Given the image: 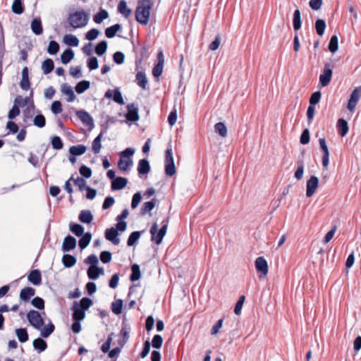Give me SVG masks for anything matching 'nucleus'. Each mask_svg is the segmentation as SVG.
I'll return each instance as SVG.
<instances>
[{
	"instance_id": "30",
	"label": "nucleus",
	"mask_w": 361,
	"mask_h": 361,
	"mask_svg": "<svg viewBox=\"0 0 361 361\" xmlns=\"http://www.w3.org/2000/svg\"><path fill=\"white\" fill-rule=\"evenodd\" d=\"M78 219L82 223L90 224L93 220V216L90 210H82Z\"/></svg>"
},
{
	"instance_id": "32",
	"label": "nucleus",
	"mask_w": 361,
	"mask_h": 361,
	"mask_svg": "<svg viewBox=\"0 0 361 361\" xmlns=\"http://www.w3.org/2000/svg\"><path fill=\"white\" fill-rule=\"evenodd\" d=\"M136 82L137 84L141 87L143 90H145L147 85V79L146 75L142 72H138L136 75Z\"/></svg>"
},
{
	"instance_id": "36",
	"label": "nucleus",
	"mask_w": 361,
	"mask_h": 361,
	"mask_svg": "<svg viewBox=\"0 0 361 361\" xmlns=\"http://www.w3.org/2000/svg\"><path fill=\"white\" fill-rule=\"evenodd\" d=\"M62 262L66 267H72L76 263L75 257L70 255H64L62 258Z\"/></svg>"
},
{
	"instance_id": "1",
	"label": "nucleus",
	"mask_w": 361,
	"mask_h": 361,
	"mask_svg": "<svg viewBox=\"0 0 361 361\" xmlns=\"http://www.w3.org/2000/svg\"><path fill=\"white\" fill-rule=\"evenodd\" d=\"M27 318L30 324L34 328L40 331L41 336L43 338H47L54 331L55 327L51 322H49L47 325L43 327V325L44 324V320L40 313L36 310L29 311L27 314Z\"/></svg>"
},
{
	"instance_id": "20",
	"label": "nucleus",
	"mask_w": 361,
	"mask_h": 361,
	"mask_svg": "<svg viewBox=\"0 0 361 361\" xmlns=\"http://www.w3.org/2000/svg\"><path fill=\"white\" fill-rule=\"evenodd\" d=\"M316 192V176H312L307 183L306 196L312 197Z\"/></svg>"
},
{
	"instance_id": "38",
	"label": "nucleus",
	"mask_w": 361,
	"mask_h": 361,
	"mask_svg": "<svg viewBox=\"0 0 361 361\" xmlns=\"http://www.w3.org/2000/svg\"><path fill=\"white\" fill-rule=\"evenodd\" d=\"M31 28L32 32L36 35L42 33V26L39 19H34L31 23Z\"/></svg>"
},
{
	"instance_id": "37",
	"label": "nucleus",
	"mask_w": 361,
	"mask_h": 361,
	"mask_svg": "<svg viewBox=\"0 0 361 361\" xmlns=\"http://www.w3.org/2000/svg\"><path fill=\"white\" fill-rule=\"evenodd\" d=\"M214 130L220 136L225 137L227 135V128L224 123L219 122L215 124Z\"/></svg>"
},
{
	"instance_id": "14",
	"label": "nucleus",
	"mask_w": 361,
	"mask_h": 361,
	"mask_svg": "<svg viewBox=\"0 0 361 361\" xmlns=\"http://www.w3.org/2000/svg\"><path fill=\"white\" fill-rule=\"evenodd\" d=\"M315 104H316V92H313L311 95V97L310 99V106H309L307 111V116L309 123H310L314 117V113H315L314 105H315Z\"/></svg>"
},
{
	"instance_id": "51",
	"label": "nucleus",
	"mask_w": 361,
	"mask_h": 361,
	"mask_svg": "<svg viewBox=\"0 0 361 361\" xmlns=\"http://www.w3.org/2000/svg\"><path fill=\"white\" fill-rule=\"evenodd\" d=\"M132 274L130 279L133 281H137L140 277V267L137 264H133L131 267Z\"/></svg>"
},
{
	"instance_id": "46",
	"label": "nucleus",
	"mask_w": 361,
	"mask_h": 361,
	"mask_svg": "<svg viewBox=\"0 0 361 361\" xmlns=\"http://www.w3.org/2000/svg\"><path fill=\"white\" fill-rule=\"evenodd\" d=\"M121 26L119 24H116L111 27H109L105 30V35L108 38L114 37L116 32L120 30Z\"/></svg>"
},
{
	"instance_id": "60",
	"label": "nucleus",
	"mask_w": 361,
	"mask_h": 361,
	"mask_svg": "<svg viewBox=\"0 0 361 361\" xmlns=\"http://www.w3.org/2000/svg\"><path fill=\"white\" fill-rule=\"evenodd\" d=\"M45 118L42 114L36 116L34 118V124L39 128L44 127L45 126Z\"/></svg>"
},
{
	"instance_id": "31",
	"label": "nucleus",
	"mask_w": 361,
	"mask_h": 361,
	"mask_svg": "<svg viewBox=\"0 0 361 361\" xmlns=\"http://www.w3.org/2000/svg\"><path fill=\"white\" fill-rule=\"evenodd\" d=\"M338 37L336 35H334L331 37L330 41L328 44V49L332 54H334L338 51Z\"/></svg>"
},
{
	"instance_id": "61",
	"label": "nucleus",
	"mask_w": 361,
	"mask_h": 361,
	"mask_svg": "<svg viewBox=\"0 0 361 361\" xmlns=\"http://www.w3.org/2000/svg\"><path fill=\"white\" fill-rule=\"evenodd\" d=\"M163 339L160 335H155L152 341V345L154 348H160L162 345Z\"/></svg>"
},
{
	"instance_id": "16",
	"label": "nucleus",
	"mask_w": 361,
	"mask_h": 361,
	"mask_svg": "<svg viewBox=\"0 0 361 361\" xmlns=\"http://www.w3.org/2000/svg\"><path fill=\"white\" fill-rule=\"evenodd\" d=\"M76 246V239L73 236L68 235L65 238L62 250L63 252H68L69 250H73Z\"/></svg>"
},
{
	"instance_id": "3",
	"label": "nucleus",
	"mask_w": 361,
	"mask_h": 361,
	"mask_svg": "<svg viewBox=\"0 0 361 361\" xmlns=\"http://www.w3.org/2000/svg\"><path fill=\"white\" fill-rule=\"evenodd\" d=\"M67 20L73 29H79L87 25L89 16L83 11H77L69 13Z\"/></svg>"
},
{
	"instance_id": "22",
	"label": "nucleus",
	"mask_w": 361,
	"mask_h": 361,
	"mask_svg": "<svg viewBox=\"0 0 361 361\" xmlns=\"http://www.w3.org/2000/svg\"><path fill=\"white\" fill-rule=\"evenodd\" d=\"M128 183V180L126 178L118 177L113 180L111 183V188L113 190H121L124 188Z\"/></svg>"
},
{
	"instance_id": "49",
	"label": "nucleus",
	"mask_w": 361,
	"mask_h": 361,
	"mask_svg": "<svg viewBox=\"0 0 361 361\" xmlns=\"http://www.w3.org/2000/svg\"><path fill=\"white\" fill-rule=\"evenodd\" d=\"M107 49V43L106 41L100 42L95 48V52L97 55L102 56L104 54Z\"/></svg>"
},
{
	"instance_id": "13",
	"label": "nucleus",
	"mask_w": 361,
	"mask_h": 361,
	"mask_svg": "<svg viewBox=\"0 0 361 361\" xmlns=\"http://www.w3.org/2000/svg\"><path fill=\"white\" fill-rule=\"evenodd\" d=\"M336 128L338 133L341 136L344 137L347 135L349 130L348 121L344 118H339L337 121Z\"/></svg>"
},
{
	"instance_id": "54",
	"label": "nucleus",
	"mask_w": 361,
	"mask_h": 361,
	"mask_svg": "<svg viewBox=\"0 0 361 361\" xmlns=\"http://www.w3.org/2000/svg\"><path fill=\"white\" fill-rule=\"evenodd\" d=\"M326 25L323 19L317 18V35L322 36L324 33Z\"/></svg>"
},
{
	"instance_id": "25",
	"label": "nucleus",
	"mask_w": 361,
	"mask_h": 361,
	"mask_svg": "<svg viewBox=\"0 0 361 361\" xmlns=\"http://www.w3.org/2000/svg\"><path fill=\"white\" fill-rule=\"evenodd\" d=\"M73 309V317L74 320L81 321L85 318V311H83V310H82L81 308L78 307V304L76 302H74Z\"/></svg>"
},
{
	"instance_id": "27",
	"label": "nucleus",
	"mask_w": 361,
	"mask_h": 361,
	"mask_svg": "<svg viewBox=\"0 0 361 361\" xmlns=\"http://www.w3.org/2000/svg\"><path fill=\"white\" fill-rule=\"evenodd\" d=\"M35 293L34 288L31 287L25 288L21 290L20 293V298L24 301H28L30 298L33 296Z\"/></svg>"
},
{
	"instance_id": "29",
	"label": "nucleus",
	"mask_w": 361,
	"mask_h": 361,
	"mask_svg": "<svg viewBox=\"0 0 361 361\" xmlns=\"http://www.w3.org/2000/svg\"><path fill=\"white\" fill-rule=\"evenodd\" d=\"M102 133H100L97 137L92 142V150L94 154H99L102 147Z\"/></svg>"
},
{
	"instance_id": "23",
	"label": "nucleus",
	"mask_w": 361,
	"mask_h": 361,
	"mask_svg": "<svg viewBox=\"0 0 361 361\" xmlns=\"http://www.w3.org/2000/svg\"><path fill=\"white\" fill-rule=\"evenodd\" d=\"M28 280L33 285H39L42 281V276L39 271L37 269L32 270L28 276Z\"/></svg>"
},
{
	"instance_id": "26",
	"label": "nucleus",
	"mask_w": 361,
	"mask_h": 361,
	"mask_svg": "<svg viewBox=\"0 0 361 361\" xmlns=\"http://www.w3.org/2000/svg\"><path fill=\"white\" fill-rule=\"evenodd\" d=\"M118 11L125 18H128L132 13L130 8L127 6V3L124 0H121L118 5Z\"/></svg>"
},
{
	"instance_id": "33",
	"label": "nucleus",
	"mask_w": 361,
	"mask_h": 361,
	"mask_svg": "<svg viewBox=\"0 0 361 361\" xmlns=\"http://www.w3.org/2000/svg\"><path fill=\"white\" fill-rule=\"evenodd\" d=\"M63 42L68 46L78 47L79 44L78 39L73 35H66L63 37Z\"/></svg>"
},
{
	"instance_id": "64",
	"label": "nucleus",
	"mask_w": 361,
	"mask_h": 361,
	"mask_svg": "<svg viewBox=\"0 0 361 361\" xmlns=\"http://www.w3.org/2000/svg\"><path fill=\"white\" fill-rule=\"evenodd\" d=\"M51 144L54 149H61L63 148V142L61 138L58 136H54L51 140Z\"/></svg>"
},
{
	"instance_id": "45",
	"label": "nucleus",
	"mask_w": 361,
	"mask_h": 361,
	"mask_svg": "<svg viewBox=\"0 0 361 361\" xmlns=\"http://www.w3.org/2000/svg\"><path fill=\"white\" fill-rule=\"evenodd\" d=\"M81 236L82 238L79 240V246L81 249H84L89 245L92 238V235L90 233H86L84 235L82 234Z\"/></svg>"
},
{
	"instance_id": "17",
	"label": "nucleus",
	"mask_w": 361,
	"mask_h": 361,
	"mask_svg": "<svg viewBox=\"0 0 361 361\" xmlns=\"http://www.w3.org/2000/svg\"><path fill=\"white\" fill-rule=\"evenodd\" d=\"M61 91L63 94H65L68 97H67L68 102H72L75 100V95L74 94V92H73L72 87L69 85H68L66 83H63L61 86Z\"/></svg>"
},
{
	"instance_id": "63",
	"label": "nucleus",
	"mask_w": 361,
	"mask_h": 361,
	"mask_svg": "<svg viewBox=\"0 0 361 361\" xmlns=\"http://www.w3.org/2000/svg\"><path fill=\"white\" fill-rule=\"evenodd\" d=\"M32 304L33 306H35V307H37L39 310H43L44 308V302L41 298H39V297L35 298L32 300Z\"/></svg>"
},
{
	"instance_id": "44",
	"label": "nucleus",
	"mask_w": 361,
	"mask_h": 361,
	"mask_svg": "<svg viewBox=\"0 0 361 361\" xmlns=\"http://www.w3.org/2000/svg\"><path fill=\"white\" fill-rule=\"evenodd\" d=\"M90 83L87 80H82L79 82L75 86V91L78 94L83 93L90 87Z\"/></svg>"
},
{
	"instance_id": "50",
	"label": "nucleus",
	"mask_w": 361,
	"mask_h": 361,
	"mask_svg": "<svg viewBox=\"0 0 361 361\" xmlns=\"http://www.w3.org/2000/svg\"><path fill=\"white\" fill-rule=\"evenodd\" d=\"M92 305V301L91 299L88 298H83L81 299L80 304H78V307L83 310V311L87 310L91 305Z\"/></svg>"
},
{
	"instance_id": "8",
	"label": "nucleus",
	"mask_w": 361,
	"mask_h": 361,
	"mask_svg": "<svg viewBox=\"0 0 361 361\" xmlns=\"http://www.w3.org/2000/svg\"><path fill=\"white\" fill-rule=\"evenodd\" d=\"M319 149L322 153V163L324 168H326L329 163V151L325 138L319 139Z\"/></svg>"
},
{
	"instance_id": "34",
	"label": "nucleus",
	"mask_w": 361,
	"mask_h": 361,
	"mask_svg": "<svg viewBox=\"0 0 361 361\" xmlns=\"http://www.w3.org/2000/svg\"><path fill=\"white\" fill-rule=\"evenodd\" d=\"M120 335L121 338L118 341V344L123 347L127 343L129 338V331L126 327H123L121 330Z\"/></svg>"
},
{
	"instance_id": "57",
	"label": "nucleus",
	"mask_w": 361,
	"mask_h": 361,
	"mask_svg": "<svg viewBox=\"0 0 361 361\" xmlns=\"http://www.w3.org/2000/svg\"><path fill=\"white\" fill-rule=\"evenodd\" d=\"M155 207V201L154 200L145 202L142 207V214H145L146 212H150Z\"/></svg>"
},
{
	"instance_id": "59",
	"label": "nucleus",
	"mask_w": 361,
	"mask_h": 361,
	"mask_svg": "<svg viewBox=\"0 0 361 361\" xmlns=\"http://www.w3.org/2000/svg\"><path fill=\"white\" fill-rule=\"evenodd\" d=\"M51 110L53 114H59L62 112V104L59 101H54L51 106Z\"/></svg>"
},
{
	"instance_id": "7",
	"label": "nucleus",
	"mask_w": 361,
	"mask_h": 361,
	"mask_svg": "<svg viewBox=\"0 0 361 361\" xmlns=\"http://www.w3.org/2000/svg\"><path fill=\"white\" fill-rule=\"evenodd\" d=\"M27 98L23 99L21 97L16 98L13 108L8 112V117L9 119H13L20 114V109L18 106L26 105L27 103Z\"/></svg>"
},
{
	"instance_id": "10",
	"label": "nucleus",
	"mask_w": 361,
	"mask_h": 361,
	"mask_svg": "<svg viewBox=\"0 0 361 361\" xmlns=\"http://www.w3.org/2000/svg\"><path fill=\"white\" fill-rule=\"evenodd\" d=\"M127 109L126 118L128 121L135 122L139 120L138 108L134 104H128Z\"/></svg>"
},
{
	"instance_id": "6",
	"label": "nucleus",
	"mask_w": 361,
	"mask_h": 361,
	"mask_svg": "<svg viewBox=\"0 0 361 361\" xmlns=\"http://www.w3.org/2000/svg\"><path fill=\"white\" fill-rule=\"evenodd\" d=\"M255 265L257 271L259 272V277L262 279L265 277L269 271L267 262L263 257H259L255 259Z\"/></svg>"
},
{
	"instance_id": "42",
	"label": "nucleus",
	"mask_w": 361,
	"mask_h": 361,
	"mask_svg": "<svg viewBox=\"0 0 361 361\" xmlns=\"http://www.w3.org/2000/svg\"><path fill=\"white\" fill-rule=\"evenodd\" d=\"M42 69L44 74H48L54 69V62L51 59H46L42 65Z\"/></svg>"
},
{
	"instance_id": "18",
	"label": "nucleus",
	"mask_w": 361,
	"mask_h": 361,
	"mask_svg": "<svg viewBox=\"0 0 361 361\" xmlns=\"http://www.w3.org/2000/svg\"><path fill=\"white\" fill-rule=\"evenodd\" d=\"M78 118L85 125H93V119L91 116L84 110H80L76 112Z\"/></svg>"
},
{
	"instance_id": "28",
	"label": "nucleus",
	"mask_w": 361,
	"mask_h": 361,
	"mask_svg": "<svg viewBox=\"0 0 361 361\" xmlns=\"http://www.w3.org/2000/svg\"><path fill=\"white\" fill-rule=\"evenodd\" d=\"M87 147L82 145L72 146L69 148V153L73 156H80L85 153Z\"/></svg>"
},
{
	"instance_id": "12",
	"label": "nucleus",
	"mask_w": 361,
	"mask_h": 361,
	"mask_svg": "<svg viewBox=\"0 0 361 361\" xmlns=\"http://www.w3.org/2000/svg\"><path fill=\"white\" fill-rule=\"evenodd\" d=\"M118 233L117 230L111 227L105 231V238L106 240L111 241L114 245H118L120 243V239L118 238Z\"/></svg>"
},
{
	"instance_id": "21",
	"label": "nucleus",
	"mask_w": 361,
	"mask_h": 361,
	"mask_svg": "<svg viewBox=\"0 0 361 361\" xmlns=\"http://www.w3.org/2000/svg\"><path fill=\"white\" fill-rule=\"evenodd\" d=\"M316 192V176H312L307 183L306 196L312 197Z\"/></svg>"
},
{
	"instance_id": "47",
	"label": "nucleus",
	"mask_w": 361,
	"mask_h": 361,
	"mask_svg": "<svg viewBox=\"0 0 361 361\" xmlns=\"http://www.w3.org/2000/svg\"><path fill=\"white\" fill-rule=\"evenodd\" d=\"M16 334L20 342L25 343L28 340V334L25 329H17Z\"/></svg>"
},
{
	"instance_id": "9",
	"label": "nucleus",
	"mask_w": 361,
	"mask_h": 361,
	"mask_svg": "<svg viewBox=\"0 0 361 361\" xmlns=\"http://www.w3.org/2000/svg\"><path fill=\"white\" fill-rule=\"evenodd\" d=\"M361 92V87H355L350 94V99L348 102L347 108L349 111H354L357 102H358Z\"/></svg>"
},
{
	"instance_id": "2",
	"label": "nucleus",
	"mask_w": 361,
	"mask_h": 361,
	"mask_svg": "<svg viewBox=\"0 0 361 361\" xmlns=\"http://www.w3.org/2000/svg\"><path fill=\"white\" fill-rule=\"evenodd\" d=\"M152 5V0H139L135 10V19L140 24L142 25L148 24Z\"/></svg>"
},
{
	"instance_id": "58",
	"label": "nucleus",
	"mask_w": 361,
	"mask_h": 361,
	"mask_svg": "<svg viewBox=\"0 0 361 361\" xmlns=\"http://www.w3.org/2000/svg\"><path fill=\"white\" fill-rule=\"evenodd\" d=\"M59 49V44L55 41H51L49 42L47 51L50 54H56Z\"/></svg>"
},
{
	"instance_id": "35",
	"label": "nucleus",
	"mask_w": 361,
	"mask_h": 361,
	"mask_svg": "<svg viewBox=\"0 0 361 361\" xmlns=\"http://www.w3.org/2000/svg\"><path fill=\"white\" fill-rule=\"evenodd\" d=\"M74 57L73 50L68 49L65 50L61 56V62L64 64L69 63Z\"/></svg>"
},
{
	"instance_id": "11",
	"label": "nucleus",
	"mask_w": 361,
	"mask_h": 361,
	"mask_svg": "<svg viewBox=\"0 0 361 361\" xmlns=\"http://www.w3.org/2000/svg\"><path fill=\"white\" fill-rule=\"evenodd\" d=\"M158 63L153 68L152 74L155 78L159 77L164 68V57L162 51H160L157 56Z\"/></svg>"
},
{
	"instance_id": "43",
	"label": "nucleus",
	"mask_w": 361,
	"mask_h": 361,
	"mask_svg": "<svg viewBox=\"0 0 361 361\" xmlns=\"http://www.w3.org/2000/svg\"><path fill=\"white\" fill-rule=\"evenodd\" d=\"M123 300H116L111 303V311L115 314H120L122 312Z\"/></svg>"
},
{
	"instance_id": "24",
	"label": "nucleus",
	"mask_w": 361,
	"mask_h": 361,
	"mask_svg": "<svg viewBox=\"0 0 361 361\" xmlns=\"http://www.w3.org/2000/svg\"><path fill=\"white\" fill-rule=\"evenodd\" d=\"M137 171L139 174H147L150 171L149 163L147 159H141L138 163Z\"/></svg>"
},
{
	"instance_id": "52",
	"label": "nucleus",
	"mask_w": 361,
	"mask_h": 361,
	"mask_svg": "<svg viewBox=\"0 0 361 361\" xmlns=\"http://www.w3.org/2000/svg\"><path fill=\"white\" fill-rule=\"evenodd\" d=\"M12 11L16 14H20L23 12V7L20 0H15L12 5Z\"/></svg>"
},
{
	"instance_id": "5",
	"label": "nucleus",
	"mask_w": 361,
	"mask_h": 361,
	"mask_svg": "<svg viewBox=\"0 0 361 361\" xmlns=\"http://www.w3.org/2000/svg\"><path fill=\"white\" fill-rule=\"evenodd\" d=\"M333 71L329 63H325L322 73L319 75V84L322 87L327 86L332 78Z\"/></svg>"
},
{
	"instance_id": "55",
	"label": "nucleus",
	"mask_w": 361,
	"mask_h": 361,
	"mask_svg": "<svg viewBox=\"0 0 361 361\" xmlns=\"http://www.w3.org/2000/svg\"><path fill=\"white\" fill-rule=\"evenodd\" d=\"M337 229V226L336 225L333 226L332 228L329 231L327 232V233L325 235L323 243L324 244L328 243L334 237L336 231Z\"/></svg>"
},
{
	"instance_id": "39",
	"label": "nucleus",
	"mask_w": 361,
	"mask_h": 361,
	"mask_svg": "<svg viewBox=\"0 0 361 361\" xmlns=\"http://www.w3.org/2000/svg\"><path fill=\"white\" fill-rule=\"evenodd\" d=\"M23 78L20 82V86L23 90H27L30 87L29 79H28V69L25 67L22 72Z\"/></svg>"
},
{
	"instance_id": "40",
	"label": "nucleus",
	"mask_w": 361,
	"mask_h": 361,
	"mask_svg": "<svg viewBox=\"0 0 361 361\" xmlns=\"http://www.w3.org/2000/svg\"><path fill=\"white\" fill-rule=\"evenodd\" d=\"M293 25L295 30H298L301 27V16L298 9L293 13Z\"/></svg>"
},
{
	"instance_id": "48",
	"label": "nucleus",
	"mask_w": 361,
	"mask_h": 361,
	"mask_svg": "<svg viewBox=\"0 0 361 361\" xmlns=\"http://www.w3.org/2000/svg\"><path fill=\"white\" fill-rule=\"evenodd\" d=\"M108 17V12L105 10H101L99 13L94 15L93 19L96 23L99 24Z\"/></svg>"
},
{
	"instance_id": "41",
	"label": "nucleus",
	"mask_w": 361,
	"mask_h": 361,
	"mask_svg": "<svg viewBox=\"0 0 361 361\" xmlns=\"http://www.w3.org/2000/svg\"><path fill=\"white\" fill-rule=\"evenodd\" d=\"M33 346L35 349L38 350L39 352L44 351L47 348V343L43 339L39 338L34 340Z\"/></svg>"
},
{
	"instance_id": "62",
	"label": "nucleus",
	"mask_w": 361,
	"mask_h": 361,
	"mask_svg": "<svg viewBox=\"0 0 361 361\" xmlns=\"http://www.w3.org/2000/svg\"><path fill=\"white\" fill-rule=\"evenodd\" d=\"M99 34V31L97 29H91L86 33V39L91 41L95 39Z\"/></svg>"
},
{
	"instance_id": "15",
	"label": "nucleus",
	"mask_w": 361,
	"mask_h": 361,
	"mask_svg": "<svg viewBox=\"0 0 361 361\" xmlns=\"http://www.w3.org/2000/svg\"><path fill=\"white\" fill-rule=\"evenodd\" d=\"M151 240L154 242L157 245H159L162 242V239L164 235H161L159 231H158V225L154 223L150 228Z\"/></svg>"
},
{
	"instance_id": "53",
	"label": "nucleus",
	"mask_w": 361,
	"mask_h": 361,
	"mask_svg": "<svg viewBox=\"0 0 361 361\" xmlns=\"http://www.w3.org/2000/svg\"><path fill=\"white\" fill-rule=\"evenodd\" d=\"M71 231L77 236L82 235L84 233V228L80 224H73L70 226Z\"/></svg>"
},
{
	"instance_id": "19",
	"label": "nucleus",
	"mask_w": 361,
	"mask_h": 361,
	"mask_svg": "<svg viewBox=\"0 0 361 361\" xmlns=\"http://www.w3.org/2000/svg\"><path fill=\"white\" fill-rule=\"evenodd\" d=\"M104 273V269L99 268L97 266H90L87 270V275L90 279H97L100 274L103 275Z\"/></svg>"
},
{
	"instance_id": "4",
	"label": "nucleus",
	"mask_w": 361,
	"mask_h": 361,
	"mask_svg": "<svg viewBox=\"0 0 361 361\" xmlns=\"http://www.w3.org/2000/svg\"><path fill=\"white\" fill-rule=\"evenodd\" d=\"M134 149L131 148H127L120 154V159L118 163V167L120 170L123 171H128L130 170L133 162L130 159L134 154Z\"/></svg>"
},
{
	"instance_id": "56",
	"label": "nucleus",
	"mask_w": 361,
	"mask_h": 361,
	"mask_svg": "<svg viewBox=\"0 0 361 361\" xmlns=\"http://www.w3.org/2000/svg\"><path fill=\"white\" fill-rule=\"evenodd\" d=\"M140 236V233L139 231H134L133 232L128 239V246H132L135 244V243L139 239Z\"/></svg>"
}]
</instances>
